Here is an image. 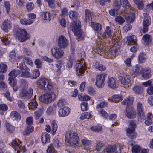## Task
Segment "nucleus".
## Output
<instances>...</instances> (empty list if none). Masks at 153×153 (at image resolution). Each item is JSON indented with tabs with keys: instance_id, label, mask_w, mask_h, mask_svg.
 <instances>
[{
	"instance_id": "f257e3e1",
	"label": "nucleus",
	"mask_w": 153,
	"mask_h": 153,
	"mask_svg": "<svg viewBox=\"0 0 153 153\" xmlns=\"http://www.w3.org/2000/svg\"><path fill=\"white\" fill-rule=\"evenodd\" d=\"M103 35L104 39H105L106 41L111 42H115L112 47L110 51L109 52H105V47H103L104 43L102 41V39L99 40V42H100V44L97 45L96 47V51L101 56H104L106 58H111L115 56L118 54L117 51L119 48V46L118 45L117 42L119 41L120 37V35H117V38L115 33L112 34V31L111 30L109 26H107Z\"/></svg>"
},
{
	"instance_id": "f03ea898",
	"label": "nucleus",
	"mask_w": 153,
	"mask_h": 153,
	"mask_svg": "<svg viewBox=\"0 0 153 153\" xmlns=\"http://www.w3.org/2000/svg\"><path fill=\"white\" fill-rule=\"evenodd\" d=\"M69 16L73 20V22L71 23L70 27L68 29V31L71 30L76 36V39L78 41L82 40L83 37L82 31L80 29L81 22L79 20L76 19L77 17V13L71 11L69 12Z\"/></svg>"
},
{
	"instance_id": "7ed1b4c3",
	"label": "nucleus",
	"mask_w": 153,
	"mask_h": 153,
	"mask_svg": "<svg viewBox=\"0 0 153 153\" xmlns=\"http://www.w3.org/2000/svg\"><path fill=\"white\" fill-rule=\"evenodd\" d=\"M15 35L16 39L20 42H23L29 39L30 34L25 29L18 28L15 31Z\"/></svg>"
},
{
	"instance_id": "20e7f679",
	"label": "nucleus",
	"mask_w": 153,
	"mask_h": 153,
	"mask_svg": "<svg viewBox=\"0 0 153 153\" xmlns=\"http://www.w3.org/2000/svg\"><path fill=\"white\" fill-rule=\"evenodd\" d=\"M56 97V95L54 93L48 92L41 95L39 97V100L42 102L48 104L53 101Z\"/></svg>"
},
{
	"instance_id": "39448f33",
	"label": "nucleus",
	"mask_w": 153,
	"mask_h": 153,
	"mask_svg": "<svg viewBox=\"0 0 153 153\" xmlns=\"http://www.w3.org/2000/svg\"><path fill=\"white\" fill-rule=\"evenodd\" d=\"M36 84L38 87L41 89L45 88L46 84V88L49 90H51L53 89V86L51 81L45 78L39 79L36 81Z\"/></svg>"
},
{
	"instance_id": "423d86ee",
	"label": "nucleus",
	"mask_w": 153,
	"mask_h": 153,
	"mask_svg": "<svg viewBox=\"0 0 153 153\" xmlns=\"http://www.w3.org/2000/svg\"><path fill=\"white\" fill-rule=\"evenodd\" d=\"M135 123L133 121H131L129 125L128 128L126 129L127 135L131 139H134L136 137L137 134L134 133L135 129L136 128Z\"/></svg>"
},
{
	"instance_id": "0eeeda50",
	"label": "nucleus",
	"mask_w": 153,
	"mask_h": 153,
	"mask_svg": "<svg viewBox=\"0 0 153 153\" xmlns=\"http://www.w3.org/2000/svg\"><path fill=\"white\" fill-rule=\"evenodd\" d=\"M65 137V142L67 144H70L74 140H78L79 139L77 134L73 131H69L67 132Z\"/></svg>"
},
{
	"instance_id": "6e6552de",
	"label": "nucleus",
	"mask_w": 153,
	"mask_h": 153,
	"mask_svg": "<svg viewBox=\"0 0 153 153\" xmlns=\"http://www.w3.org/2000/svg\"><path fill=\"white\" fill-rule=\"evenodd\" d=\"M106 76L105 74H102L96 76L95 85L97 87L100 88L104 86V82Z\"/></svg>"
},
{
	"instance_id": "1a4fd4ad",
	"label": "nucleus",
	"mask_w": 153,
	"mask_h": 153,
	"mask_svg": "<svg viewBox=\"0 0 153 153\" xmlns=\"http://www.w3.org/2000/svg\"><path fill=\"white\" fill-rule=\"evenodd\" d=\"M51 55L56 59L61 58L64 54L63 51L57 47L52 48L51 49Z\"/></svg>"
},
{
	"instance_id": "9d476101",
	"label": "nucleus",
	"mask_w": 153,
	"mask_h": 153,
	"mask_svg": "<svg viewBox=\"0 0 153 153\" xmlns=\"http://www.w3.org/2000/svg\"><path fill=\"white\" fill-rule=\"evenodd\" d=\"M119 79L121 83L124 85H129L131 84L132 80L130 75L125 74L122 76H120Z\"/></svg>"
},
{
	"instance_id": "9b49d317",
	"label": "nucleus",
	"mask_w": 153,
	"mask_h": 153,
	"mask_svg": "<svg viewBox=\"0 0 153 153\" xmlns=\"http://www.w3.org/2000/svg\"><path fill=\"white\" fill-rule=\"evenodd\" d=\"M68 42L66 37L63 35L60 36L58 40L59 47L62 48H64L68 45Z\"/></svg>"
},
{
	"instance_id": "f8f14e48",
	"label": "nucleus",
	"mask_w": 153,
	"mask_h": 153,
	"mask_svg": "<svg viewBox=\"0 0 153 153\" xmlns=\"http://www.w3.org/2000/svg\"><path fill=\"white\" fill-rule=\"evenodd\" d=\"M104 153H121L120 148L115 146H108L105 149Z\"/></svg>"
},
{
	"instance_id": "ddd939ff",
	"label": "nucleus",
	"mask_w": 153,
	"mask_h": 153,
	"mask_svg": "<svg viewBox=\"0 0 153 153\" xmlns=\"http://www.w3.org/2000/svg\"><path fill=\"white\" fill-rule=\"evenodd\" d=\"M125 114L128 118L133 119L136 116V113L134 109L132 107H127L126 108Z\"/></svg>"
},
{
	"instance_id": "4468645a",
	"label": "nucleus",
	"mask_w": 153,
	"mask_h": 153,
	"mask_svg": "<svg viewBox=\"0 0 153 153\" xmlns=\"http://www.w3.org/2000/svg\"><path fill=\"white\" fill-rule=\"evenodd\" d=\"M1 27L3 31L7 32L12 28L11 22L8 19L6 20L2 23Z\"/></svg>"
},
{
	"instance_id": "2eb2a0df",
	"label": "nucleus",
	"mask_w": 153,
	"mask_h": 153,
	"mask_svg": "<svg viewBox=\"0 0 153 153\" xmlns=\"http://www.w3.org/2000/svg\"><path fill=\"white\" fill-rule=\"evenodd\" d=\"M70 112V109L68 107H64L59 109L58 114L59 117H65L68 116Z\"/></svg>"
},
{
	"instance_id": "dca6fc26",
	"label": "nucleus",
	"mask_w": 153,
	"mask_h": 153,
	"mask_svg": "<svg viewBox=\"0 0 153 153\" xmlns=\"http://www.w3.org/2000/svg\"><path fill=\"white\" fill-rule=\"evenodd\" d=\"M125 19L129 23H131L135 19V14L130 11L124 13L123 14Z\"/></svg>"
},
{
	"instance_id": "f3484780",
	"label": "nucleus",
	"mask_w": 153,
	"mask_h": 153,
	"mask_svg": "<svg viewBox=\"0 0 153 153\" xmlns=\"http://www.w3.org/2000/svg\"><path fill=\"white\" fill-rule=\"evenodd\" d=\"M137 111L138 115L141 117L142 116L143 117L144 116L145 113L144 112V105L142 102L141 101H138L136 103Z\"/></svg>"
},
{
	"instance_id": "a211bd4d",
	"label": "nucleus",
	"mask_w": 153,
	"mask_h": 153,
	"mask_svg": "<svg viewBox=\"0 0 153 153\" xmlns=\"http://www.w3.org/2000/svg\"><path fill=\"white\" fill-rule=\"evenodd\" d=\"M33 94V90L31 88H29L28 91H27L25 89H22L20 93L19 96L27 99H30L31 97Z\"/></svg>"
},
{
	"instance_id": "6ab92c4d",
	"label": "nucleus",
	"mask_w": 153,
	"mask_h": 153,
	"mask_svg": "<svg viewBox=\"0 0 153 153\" xmlns=\"http://www.w3.org/2000/svg\"><path fill=\"white\" fill-rule=\"evenodd\" d=\"M141 74L142 77L145 79H149L151 76V70L150 68L147 67L144 68Z\"/></svg>"
},
{
	"instance_id": "aec40b11",
	"label": "nucleus",
	"mask_w": 153,
	"mask_h": 153,
	"mask_svg": "<svg viewBox=\"0 0 153 153\" xmlns=\"http://www.w3.org/2000/svg\"><path fill=\"white\" fill-rule=\"evenodd\" d=\"M107 84L108 86L113 89L117 88L118 86L117 81L115 79L112 77L108 79Z\"/></svg>"
},
{
	"instance_id": "412c9836",
	"label": "nucleus",
	"mask_w": 153,
	"mask_h": 153,
	"mask_svg": "<svg viewBox=\"0 0 153 153\" xmlns=\"http://www.w3.org/2000/svg\"><path fill=\"white\" fill-rule=\"evenodd\" d=\"M45 2H48L49 7L51 8H55L57 6H59L61 2L60 1L57 0L56 1L55 0H44Z\"/></svg>"
},
{
	"instance_id": "4be33fe9",
	"label": "nucleus",
	"mask_w": 153,
	"mask_h": 153,
	"mask_svg": "<svg viewBox=\"0 0 153 153\" xmlns=\"http://www.w3.org/2000/svg\"><path fill=\"white\" fill-rule=\"evenodd\" d=\"M144 68L138 65H136L132 68V70L134 74L136 75L141 74Z\"/></svg>"
},
{
	"instance_id": "5701e85b",
	"label": "nucleus",
	"mask_w": 153,
	"mask_h": 153,
	"mask_svg": "<svg viewBox=\"0 0 153 153\" xmlns=\"http://www.w3.org/2000/svg\"><path fill=\"white\" fill-rule=\"evenodd\" d=\"M20 70H14L12 71L9 74V78L8 80L9 81L13 82L14 80H16L15 78L18 74L19 75Z\"/></svg>"
},
{
	"instance_id": "b1692460",
	"label": "nucleus",
	"mask_w": 153,
	"mask_h": 153,
	"mask_svg": "<svg viewBox=\"0 0 153 153\" xmlns=\"http://www.w3.org/2000/svg\"><path fill=\"white\" fill-rule=\"evenodd\" d=\"M10 117L13 120H16L17 121L20 120L21 118L20 114L15 111H13L11 112Z\"/></svg>"
},
{
	"instance_id": "393cba45",
	"label": "nucleus",
	"mask_w": 153,
	"mask_h": 153,
	"mask_svg": "<svg viewBox=\"0 0 153 153\" xmlns=\"http://www.w3.org/2000/svg\"><path fill=\"white\" fill-rule=\"evenodd\" d=\"M22 60V62H26V63L30 65L31 66H33V64L32 62L30 59L28 57H25L23 58L22 56H19L17 59V62H19L20 60Z\"/></svg>"
},
{
	"instance_id": "a878e982",
	"label": "nucleus",
	"mask_w": 153,
	"mask_h": 153,
	"mask_svg": "<svg viewBox=\"0 0 153 153\" xmlns=\"http://www.w3.org/2000/svg\"><path fill=\"white\" fill-rule=\"evenodd\" d=\"M25 71L20 70L19 76L23 77L30 78L31 74L29 72L30 69L28 68H26Z\"/></svg>"
},
{
	"instance_id": "bb28decb",
	"label": "nucleus",
	"mask_w": 153,
	"mask_h": 153,
	"mask_svg": "<svg viewBox=\"0 0 153 153\" xmlns=\"http://www.w3.org/2000/svg\"><path fill=\"white\" fill-rule=\"evenodd\" d=\"M143 16L144 18L143 22V26H149L151 22L150 17L146 13H144Z\"/></svg>"
},
{
	"instance_id": "cd10ccee",
	"label": "nucleus",
	"mask_w": 153,
	"mask_h": 153,
	"mask_svg": "<svg viewBox=\"0 0 153 153\" xmlns=\"http://www.w3.org/2000/svg\"><path fill=\"white\" fill-rule=\"evenodd\" d=\"M76 67L77 73L82 74L86 69L84 63L83 64L79 63L76 65Z\"/></svg>"
},
{
	"instance_id": "c85d7f7f",
	"label": "nucleus",
	"mask_w": 153,
	"mask_h": 153,
	"mask_svg": "<svg viewBox=\"0 0 153 153\" xmlns=\"http://www.w3.org/2000/svg\"><path fill=\"white\" fill-rule=\"evenodd\" d=\"M151 41V38L150 35L146 34L144 35L142 39V43L145 45H149Z\"/></svg>"
},
{
	"instance_id": "c756f323",
	"label": "nucleus",
	"mask_w": 153,
	"mask_h": 153,
	"mask_svg": "<svg viewBox=\"0 0 153 153\" xmlns=\"http://www.w3.org/2000/svg\"><path fill=\"white\" fill-rule=\"evenodd\" d=\"M50 136L48 133L45 132L42 133L41 135V140L43 144L48 143L50 141Z\"/></svg>"
},
{
	"instance_id": "7c9ffc66",
	"label": "nucleus",
	"mask_w": 153,
	"mask_h": 153,
	"mask_svg": "<svg viewBox=\"0 0 153 153\" xmlns=\"http://www.w3.org/2000/svg\"><path fill=\"white\" fill-rule=\"evenodd\" d=\"M33 22V21L32 20L26 18H22L19 20L20 23L21 25L25 26L30 25L32 24Z\"/></svg>"
},
{
	"instance_id": "2f4dec72",
	"label": "nucleus",
	"mask_w": 153,
	"mask_h": 153,
	"mask_svg": "<svg viewBox=\"0 0 153 153\" xmlns=\"http://www.w3.org/2000/svg\"><path fill=\"white\" fill-rule=\"evenodd\" d=\"M134 141L133 140H131L129 142L130 144H131L132 146V151L133 153H140L141 149V147L138 145H135L134 146L133 143Z\"/></svg>"
},
{
	"instance_id": "473e14b6",
	"label": "nucleus",
	"mask_w": 153,
	"mask_h": 153,
	"mask_svg": "<svg viewBox=\"0 0 153 153\" xmlns=\"http://www.w3.org/2000/svg\"><path fill=\"white\" fill-rule=\"evenodd\" d=\"M147 56L143 53H140L138 56V60L139 63H143L145 62L147 59Z\"/></svg>"
},
{
	"instance_id": "72a5a7b5",
	"label": "nucleus",
	"mask_w": 153,
	"mask_h": 153,
	"mask_svg": "<svg viewBox=\"0 0 153 153\" xmlns=\"http://www.w3.org/2000/svg\"><path fill=\"white\" fill-rule=\"evenodd\" d=\"M134 98L133 97H129L126 99L124 100V101L121 102L123 105H127L132 104L134 101Z\"/></svg>"
},
{
	"instance_id": "f704fd0d",
	"label": "nucleus",
	"mask_w": 153,
	"mask_h": 153,
	"mask_svg": "<svg viewBox=\"0 0 153 153\" xmlns=\"http://www.w3.org/2000/svg\"><path fill=\"white\" fill-rule=\"evenodd\" d=\"M93 14V13L91 12L89 10H86L85 11V21L86 22H89L92 19Z\"/></svg>"
},
{
	"instance_id": "c9c22d12",
	"label": "nucleus",
	"mask_w": 153,
	"mask_h": 153,
	"mask_svg": "<svg viewBox=\"0 0 153 153\" xmlns=\"http://www.w3.org/2000/svg\"><path fill=\"white\" fill-rule=\"evenodd\" d=\"M123 99L122 96L121 95H114L111 97L110 101L117 103Z\"/></svg>"
},
{
	"instance_id": "e433bc0d",
	"label": "nucleus",
	"mask_w": 153,
	"mask_h": 153,
	"mask_svg": "<svg viewBox=\"0 0 153 153\" xmlns=\"http://www.w3.org/2000/svg\"><path fill=\"white\" fill-rule=\"evenodd\" d=\"M20 142L18 139L13 140L11 143V145L14 149L16 150L19 151V149Z\"/></svg>"
},
{
	"instance_id": "4c0bfd02",
	"label": "nucleus",
	"mask_w": 153,
	"mask_h": 153,
	"mask_svg": "<svg viewBox=\"0 0 153 153\" xmlns=\"http://www.w3.org/2000/svg\"><path fill=\"white\" fill-rule=\"evenodd\" d=\"M132 91L135 93L137 94H140L143 92V88L141 87L136 85L132 88Z\"/></svg>"
},
{
	"instance_id": "58836bf2",
	"label": "nucleus",
	"mask_w": 153,
	"mask_h": 153,
	"mask_svg": "<svg viewBox=\"0 0 153 153\" xmlns=\"http://www.w3.org/2000/svg\"><path fill=\"white\" fill-rule=\"evenodd\" d=\"M153 118L152 113H148L147 114V117L145 121V124L147 126L151 125L152 123V119Z\"/></svg>"
},
{
	"instance_id": "ea45409f",
	"label": "nucleus",
	"mask_w": 153,
	"mask_h": 153,
	"mask_svg": "<svg viewBox=\"0 0 153 153\" xmlns=\"http://www.w3.org/2000/svg\"><path fill=\"white\" fill-rule=\"evenodd\" d=\"M51 132L52 134L54 135L57 130V126L56 122L54 120L51 121Z\"/></svg>"
},
{
	"instance_id": "a19ab883",
	"label": "nucleus",
	"mask_w": 153,
	"mask_h": 153,
	"mask_svg": "<svg viewBox=\"0 0 153 153\" xmlns=\"http://www.w3.org/2000/svg\"><path fill=\"white\" fill-rule=\"evenodd\" d=\"M37 106H38V104L35 100L31 99L30 100V102L29 103L28 105L29 109H35L37 108Z\"/></svg>"
},
{
	"instance_id": "79ce46f5",
	"label": "nucleus",
	"mask_w": 153,
	"mask_h": 153,
	"mask_svg": "<svg viewBox=\"0 0 153 153\" xmlns=\"http://www.w3.org/2000/svg\"><path fill=\"white\" fill-rule=\"evenodd\" d=\"M34 130V128L33 126H28L24 131L23 132V134L25 135H27L32 133Z\"/></svg>"
},
{
	"instance_id": "37998d69",
	"label": "nucleus",
	"mask_w": 153,
	"mask_h": 153,
	"mask_svg": "<svg viewBox=\"0 0 153 153\" xmlns=\"http://www.w3.org/2000/svg\"><path fill=\"white\" fill-rule=\"evenodd\" d=\"M127 40L128 45H132L136 42V37L135 35L128 37L127 38Z\"/></svg>"
},
{
	"instance_id": "c03bdc74",
	"label": "nucleus",
	"mask_w": 153,
	"mask_h": 153,
	"mask_svg": "<svg viewBox=\"0 0 153 153\" xmlns=\"http://www.w3.org/2000/svg\"><path fill=\"white\" fill-rule=\"evenodd\" d=\"M39 71L37 69H36L33 70L32 71V74H31L30 78L32 79H36L37 77L39 76Z\"/></svg>"
},
{
	"instance_id": "a18cd8bd",
	"label": "nucleus",
	"mask_w": 153,
	"mask_h": 153,
	"mask_svg": "<svg viewBox=\"0 0 153 153\" xmlns=\"http://www.w3.org/2000/svg\"><path fill=\"white\" fill-rule=\"evenodd\" d=\"M92 117V115L91 112H85L82 113L80 117L81 120H83L85 118L89 119Z\"/></svg>"
},
{
	"instance_id": "49530a36",
	"label": "nucleus",
	"mask_w": 153,
	"mask_h": 153,
	"mask_svg": "<svg viewBox=\"0 0 153 153\" xmlns=\"http://www.w3.org/2000/svg\"><path fill=\"white\" fill-rule=\"evenodd\" d=\"M108 105V102L105 101H102L96 105V109H98L99 108H102L107 107Z\"/></svg>"
},
{
	"instance_id": "de8ad7c7",
	"label": "nucleus",
	"mask_w": 153,
	"mask_h": 153,
	"mask_svg": "<svg viewBox=\"0 0 153 153\" xmlns=\"http://www.w3.org/2000/svg\"><path fill=\"white\" fill-rule=\"evenodd\" d=\"M139 9H142L143 7V1L142 0H133Z\"/></svg>"
},
{
	"instance_id": "09e8293b",
	"label": "nucleus",
	"mask_w": 153,
	"mask_h": 153,
	"mask_svg": "<svg viewBox=\"0 0 153 153\" xmlns=\"http://www.w3.org/2000/svg\"><path fill=\"white\" fill-rule=\"evenodd\" d=\"M91 27L96 31L100 30L101 29V25L99 23L95 24L94 22H92L91 23Z\"/></svg>"
},
{
	"instance_id": "8fccbe9b",
	"label": "nucleus",
	"mask_w": 153,
	"mask_h": 153,
	"mask_svg": "<svg viewBox=\"0 0 153 153\" xmlns=\"http://www.w3.org/2000/svg\"><path fill=\"white\" fill-rule=\"evenodd\" d=\"M98 111V114L100 116L105 118L108 117V114L107 112L103 109L101 108L100 109H97Z\"/></svg>"
},
{
	"instance_id": "3c124183",
	"label": "nucleus",
	"mask_w": 153,
	"mask_h": 153,
	"mask_svg": "<svg viewBox=\"0 0 153 153\" xmlns=\"http://www.w3.org/2000/svg\"><path fill=\"white\" fill-rule=\"evenodd\" d=\"M9 83L10 85L12 87L13 90L15 91H17L18 89V87L17 85V80H14L13 82L9 81Z\"/></svg>"
},
{
	"instance_id": "603ef678",
	"label": "nucleus",
	"mask_w": 153,
	"mask_h": 153,
	"mask_svg": "<svg viewBox=\"0 0 153 153\" xmlns=\"http://www.w3.org/2000/svg\"><path fill=\"white\" fill-rule=\"evenodd\" d=\"M81 142L82 144L86 147L88 146L91 144V142L86 138L82 139Z\"/></svg>"
},
{
	"instance_id": "864d4df0",
	"label": "nucleus",
	"mask_w": 153,
	"mask_h": 153,
	"mask_svg": "<svg viewBox=\"0 0 153 153\" xmlns=\"http://www.w3.org/2000/svg\"><path fill=\"white\" fill-rule=\"evenodd\" d=\"M7 69V65L4 63L0 64V73H4L5 72Z\"/></svg>"
},
{
	"instance_id": "5fc2aeb1",
	"label": "nucleus",
	"mask_w": 153,
	"mask_h": 153,
	"mask_svg": "<svg viewBox=\"0 0 153 153\" xmlns=\"http://www.w3.org/2000/svg\"><path fill=\"white\" fill-rule=\"evenodd\" d=\"M74 61V59L72 56H71L67 63L66 68L68 69H70Z\"/></svg>"
},
{
	"instance_id": "6e6d98bb",
	"label": "nucleus",
	"mask_w": 153,
	"mask_h": 153,
	"mask_svg": "<svg viewBox=\"0 0 153 153\" xmlns=\"http://www.w3.org/2000/svg\"><path fill=\"white\" fill-rule=\"evenodd\" d=\"M77 53L81 59H83L85 57V52L81 48H78L77 50Z\"/></svg>"
},
{
	"instance_id": "4d7b16f0",
	"label": "nucleus",
	"mask_w": 153,
	"mask_h": 153,
	"mask_svg": "<svg viewBox=\"0 0 153 153\" xmlns=\"http://www.w3.org/2000/svg\"><path fill=\"white\" fill-rule=\"evenodd\" d=\"M6 130L9 133H12L14 131V128L11 125L8 123L6 124Z\"/></svg>"
},
{
	"instance_id": "13d9d810",
	"label": "nucleus",
	"mask_w": 153,
	"mask_h": 153,
	"mask_svg": "<svg viewBox=\"0 0 153 153\" xmlns=\"http://www.w3.org/2000/svg\"><path fill=\"white\" fill-rule=\"evenodd\" d=\"M63 64V62L61 60H59L57 62L56 66L58 68L57 71L59 73H61V68Z\"/></svg>"
},
{
	"instance_id": "bf43d9fd",
	"label": "nucleus",
	"mask_w": 153,
	"mask_h": 153,
	"mask_svg": "<svg viewBox=\"0 0 153 153\" xmlns=\"http://www.w3.org/2000/svg\"><path fill=\"white\" fill-rule=\"evenodd\" d=\"M115 21L120 25L122 24L125 22L124 19L122 16H118L115 18Z\"/></svg>"
},
{
	"instance_id": "052dcab7",
	"label": "nucleus",
	"mask_w": 153,
	"mask_h": 153,
	"mask_svg": "<svg viewBox=\"0 0 153 153\" xmlns=\"http://www.w3.org/2000/svg\"><path fill=\"white\" fill-rule=\"evenodd\" d=\"M9 59L11 62L14 61L16 58V53L15 50H13L9 54Z\"/></svg>"
},
{
	"instance_id": "680f3d73",
	"label": "nucleus",
	"mask_w": 153,
	"mask_h": 153,
	"mask_svg": "<svg viewBox=\"0 0 153 153\" xmlns=\"http://www.w3.org/2000/svg\"><path fill=\"white\" fill-rule=\"evenodd\" d=\"M121 5L124 8H128L130 7V5L127 0H120Z\"/></svg>"
},
{
	"instance_id": "e2e57ef3",
	"label": "nucleus",
	"mask_w": 153,
	"mask_h": 153,
	"mask_svg": "<svg viewBox=\"0 0 153 153\" xmlns=\"http://www.w3.org/2000/svg\"><path fill=\"white\" fill-rule=\"evenodd\" d=\"M34 7V5L33 3L29 2L26 5L27 10V12H30L33 10Z\"/></svg>"
},
{
	"instance_id": "0e129e2a",
	"label": "nucleus",
	"mask_w": 153,
	"mask_h": 153,
	"mask_svg": "<svg viewBox=\"0 0 153 153\" xmlns=\"http://www.w3.org/2000/svg\"><path fill=\"white\" fill-rule=\"evenodd\" d=\"M46 151L47 153H57L56 151H55L53 147L51 145L48 146Z\"/></svg>"
},
{
	"instance_id": "69168bd1",
	"label": "nucleus",
	"mask_w": 153,
	"mask_h": 153,
	"mask_svg": "<svg viewBox=\"0 0 153 153\" xmlns=\"http://www.w3.org/2000/svg\"><path fill=\"white\" fill-rule=\"evenodd\" d=\"M43 18L45 20L50 21L51 19V15L49 13L45 12L43 14Z\"/></svg>"
},
{
	"instance_id": "338daca9",
	"label": "nucleus",
	"mask_w": 153,
	"mask_h": 153,
	"mask_svg": "<svg viewBox=\"0 0 153 153\" xmlns=\"http://www.w3.org/2000/svg\"><path fill=\"white\" fill-rule=\"evenodd\" d=\"M119 9H111L109 11V14L111 16H115V15L120 14V13H119L118 12Z\"/></svg>"
},
{
	"instance_id": "774afa93",
	"label": "nucleus",
	"mask_w": 153,
	"mask_h": 153,
	"mask_svg": "<svg viewBox=\"0 0 153 153\" xmlns=\"http://www.w3.org/2000/svg\"><path fill=\"white\" fill-rule=\"evenodd\" d=\"M65 103V100L61 98L58 101L57 105V106L60 108L64 105Z\"/></svg>"
}]
</instances>
